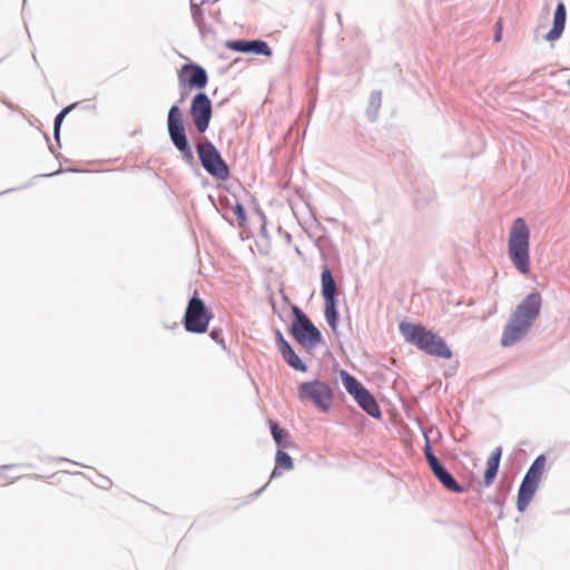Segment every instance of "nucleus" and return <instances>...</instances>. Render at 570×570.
Returning a JSON list of instances; mask_svg holds the SVG:
<instances>
[{
  "mask_svg": "<svg viewBox=\"0 0 570 570\" xmlns=\"http://www.w3.org/2000/svg\"><path fill=\"white\" fill-rule=\"evenodd\" d=\"M542 306V297L538 292L528 294L511 314L508 324L504 326L501 344L510 347L528 335Z\"/></svg>",
  "mask_w": 570,
  "mask_h": 570,
  "instance_id": "obj_1",
  "label": "nucleus"
},
{
  "mask_svg": "<svg viewBox=\"0 0 570 570\" xmlns=\"http://www.w3.org/2000/svg\"><path fill=\"white\" fill-rule=\"evenodd\" d=\"M399 330L406 342L415 345L424 353L442 358L452 356V351L445 341L423 325L401 322Z\"/></svg>",
  "mask_w": 570,
  "mask_h": 570,
  "instance_id": "obj_2",
  "label": "nucleus"
},
{
  "mask_svg": "<svg viewBox=\"0 0 570 570\" xmlns=\"http://www.w3.org/2000/svg\"><path fill=\"white\" fill-rule=\"evenodd\" d=\"M529 239L528 225L523 218H517L510 232L508 253L512 264L521 274L530 272Z\"/></svg>",
  "mask_w": 570,
  "mask_h": 570,
  "instance_id": "obj_3",
  "label": "nucleus"
},
{
  "mask_svg": "<svg viewBox=\"0 0 570 570\" xmlns=\"http://www.w3.org/2000/svg\"><path fill=\"white\" fill-rule=\"evenodd\" d=\"M291 311L293 317L289 327L291 335L305 351H313L323 343L322 332L313 324L301 307L292 305Z\"/></svg>",
  "mask_w": 570,
  "mask_h": 570,
  "instance_id": "obj_4",
  "label": "nucleus"
},
{
  "mask_svg": "<svg viewBox=\"0 0 570 570\" xmlns=\"http://www.w3.org/2000/svg\"><path fill=\"white\" fill-rule=\"evenodd\" d=\"M167 129L169 139L180 153L183 161L189 167H196L195 156L186 135L183 114L177 105L171 106L168 110Z\"/></svg>",
  "mask_w": 570,
  "mask_h": 570,
  "instance_id": "obj_5",
  "label": "nucleus"
},
{
  "mask_svg": "<svg viewBox=\"0 0 570 570\" xmlns=\"http://www.w3.org/2000/svg\"><path fill=\"white\" fill-rule=\"evenodd\" d=\"M196 151L202 167L214 178L227 180L230 177V170L223 159L219 150L207 138L196 144Z\"/></svg>",
  "mask_w": 570,
  "mask_h": 570,
  "instance_id": "obj_6",
  "label": "nucleus"
},
{
  "mask_svg": "<svg viewBox=\"0 0 570 570\" xmlns=\"http://www.w3.org/2000/svg\"><path fill=\"white\" fill-rule=\"evenodd\" d=\"M212 318V312L208 309L205 302L198 296L197 291H195L194 295L187 303L183 317L185 330L189 333L203 334L207 332Z\"/></svg>",
  "mask_w": 570,
  "mask_h": 570,
  "instance_id": "obj_7",
  "label": "nucleus"
},
{
  "mask_svg": "<svg viewBox=\"0 0 570 570\" xmlns=\"http://www.w3.org/2000/svg\"><path fill=\"white\" fill-rule=\"evenodd\" d=\"M297 396L301 402H312L322 412H328L334 392L326 382L313 380L298 384Z\"/></svg>",
  "mask_w": 570,
  "mask_h": 570,
  "instance_id": "obj_8",
  "label": "nucleus"
},
{
  "mask_svg": "<svg viewBox=\"0 0 570 570\" xmlns=\"http://www.w3.org/2000/svg\"><path fill=\"white\" fill-rule=\"evenodd\" d=\"M189 112L196 130L204 134L209 127L213 114L209 97L205 92H197L191 99Z\"/></svg>",
  "mask_w": 570,
  "mask_h": 570,
  "instance_id": "obj_9",
  "label": "nucleus"
},
{
  "mask_svg": "<svg viewBox=\"0 0 570 570\" xmlns=\"http://www.w3.org/2000/svg\"><path fill=\"white\" fill-rule=\"evenodd\" d=\"M178 80L181 87L204 89L208 82V75L204 67L190 62L180 68Z\"/></svg>",
  "mask_w": 570,
  "mask_h": 570,
  "instance_id": "obj_10",
  "label": "nucleus"
},
{
  "mask_svg": "<svg viewBox=\"0 0 570 570\" xmlns=\"http://www.w3.org/2000/svg\"><path fill=\"white\" fill-rule=\"evenodd\" d=\"M226 47L228 49H230L232 51L242 52V53H254L257 56H265V57H271L273 53L269 45L265 40H261V39L228 40L226 42Z\"/></svg>",
  "mask_w": 570,
  "mask_h": 570,
  "instance_id": "obj_11",
  "label": "nucleus"
},
{
  "mask_svg": "<svg viewBox=\"0 0 570 570\" xmlns=\"http://www.w3.org/2000/svg\"><path fill=\"white\" fill-rule=\"evenodd\" d=\"M321 293L324 303L337 302L338 288L331 268L325 265L321 274Z\"/></svg>",
  "mask_w": 570,
  "mask_h": 570,
  "instance_id": "obj_12",
  "label": "nucleus"
},
{
  "mask_svg": "<svg viewBox=\"0 0 570 570\" xmlns=\"http://www.w3.org/2000/svg\"><path fill=\"white\" fill-rule=\"evenodd\" d=\"M567 21V9L562 1H559L553 14V24L550 31L544 36L548 41H556L561 38Z\"/></svg>",
  "mask_w": 570,
  "mask_h": 570,
  "instance_id": "obj_13",
  "label": "nucleus"
},
{
  "mask_svg": "<svg viewBox=\"0 0 570 570\" xmlns=\"http://www.w3.org/2000/svg\"><path fill=\"white\" fill-rule=\"evenodd\" d=\"M539 482L523 476L517 498V510L519 512H523L528 508L530 501L535 494Z\"/></svg>",
  "mask_w": 570,
  "mask_h": 570,
  "instance_id": "obj_14",
  "label": "nucleus"
},
{
  "mask_svg": "<svg viewBox=\"0 0 570 570\" xmlns=\"http://www.w3.org/2000/svg\"><path fill=\"white\" fill-rule=\"evenodd\" d=\"M434 478L449 491L453 493H463L465 489L455 480L452 473L443 463L431 470Z\"/></svg>",
  "mask_w": 570,
  "mask_h": 570,
  "instance_id": "obj_15",
  "label": "nucleus"
},
{
  "mask_svg": "<svg viewBox=\"0 0 570 570\" xmlns=\"http://www.w3.org/2000/svg\"><path fill=\"white\" fill-rule=\"evenodd\" d=\"M501 456H502V446H497L493 450V452L490 454V456L488 458L487 469H485V472L483 475V483L485 487H490L493 483V481L499 472Z\"/></svg>",
  "mask_w": 570,
  "mask_h": 570,
  "instance_id": "obj_16",
  "label": "nucleus"
},
{
  "mask_svg": "<svg viewBox=\"0 0 570 570\" xmlns=\"http://www.w3.org/2000/svg\"><path fill=\"white\" fill-rule=\"evenodd\" d=\"M357 405L370 416L374 419H380L382 416V412L380 405L373 394L366 390L360 396L354 400Z\"/></svg>",
  "mask_w": 570,
  "mask_h": 570,
  "instance_id": "obj_17",
  "label": "nucleus"
},
{
  "mask_svg": "<svg viewBox=\"0 0 570 570\" xmlns=\"http://www.w3.org/2000/svg\"><path fill=\"white\" fill-rule=\"evenodd\" d=\"M340 377L342 383L346 390V392L355 400L367 389L353 375H351L347 371L341 370Z\"/></svg>",
  "mask_w": 570,
  "mask_h": 570,
  "instance_id": "obj_18",
  "label": "nucleus"
},
{
  "mask_svg": "<svg viewBox=\"0 0 570 570\" xmlns=\"http://www.w3.org/2000/svg\"><path fill=\"white\" fill-rule=\"evenodd\" d=\"M544 465L546 456L543 454L538 455L525 472L524 478L540 482Z\"/></svg>",
  "mask_w": 570,
  "mask_h": 570,
  "instance_id": "obj_19",
  "label": "nucleus"
},
{
  "mask_svg": "<svg viewBox=\"0 0 570 570\" xmlns=\"http://www.w3.org/2000/svg\"><path fill=\"white\" fill-rule=\"evenodd\" d=\"M382 104V92L379 90H374L371 92L368 106L366 109V116L370 121H375L377 119L379 109Z\"/></svg>",
  "mask_w": 570,
  "mask_h": 570,
  "instance_id": "obj_20",
  "label": "nucleus"
},
{
  "mask_svg": "<svg viewBox=\"0 0 570 570\" xmlns=\"http://www.w3.org/2000/svg\"><path fill=\"white\" fill-rule=\"evenodd\" d=\"M269 430H271V434L278 448H287L288 446V443H287L288 432L285 429L281 428L278 425V423H276L275 421L269 420Z\"/></svg>",
  "mask_w": 570,
  "mask_h": 570,
  "instance_id": "obj_21",
  "label": "nucleus"
},
{
  "mask_svg": "<svg viewBox=\"0 0 570 570\" xmlns=\"http://www.w3.org/2000/svg\"><path fill=\"white\" fill-rule=\"evenodd\" d=\"M337 304H338V302L325 303V309H324L326 323L328 324V326L331 327V330L333 332H336L337 325H338L340 314H338V309H337Z\"/></svg>",
  "mask_w": 570,
  "mask_h": 570,
  "instance_id": "obj_22",
  "label": "nucleus"
},
{
  "mask_svg": "<svg viewBox=\"0 0 570 570\" xmlns=\"http://www.w3.org/2000/svg\"><path fill=\"white\" fill-rule=\"evenodd\" d=\"M205 1L206 0H199V3H197L196 0H194V1L190 0L191 18L200 33H203V29H204V24H205V16H204V11L200 8V6L203 3H205Z\"/></svg>",
  "mask_w": 570,
  "mask_h": 570,
  "instance_id": "obj_23",
  "label": "nucleus"
},
{
  "mask_svg": "<svg viewBox=\"0 0 570 570\" xmlns=\"http://www.w3.org/2000/svg\"><path fill=\"white\" fill-rule=\"evenodd\" d=\"M78 102L71 104L67 107H65L60 112H58L53 120V136L55 140L57 142H60V128L63 121V118L73 109L76 108Z\"/></svg>",
  "mask_w": 570,
  "mask_h": 570,
  "instance_id": "obj_24",
  "label": "nucleus"
},
{
  "mask_svg": "<svg viewBox=\"0 0 570 570\" xmlns=\"http://www.w3.org/2000/svg\"><path fill=\"white\" fill-rule=\"evenodd\" d=\"M283 358L292 368L303 373L307 371V365L302 361V358L295 353L294 350L283 356Z\"/></svg>",
  "mask_w": 570,
  "mask_h": 570,
  "instance_id": "obj_25",
  "label": "nucleus"
},
{
  "mask_svg": "<svg viewBox=\"0 0 570 570\" xmlns=\"http://www.w3.org/2000/svg\"><path fill=\"white\" fill-rule=\"evenodd\" d=\"M275 465L285 470H292L294 466L291 455L281 449L276 452Z\"/></svg>",
  "mask_w": 570,
  "mask_h": 570,
  "instance_id": "obj_26",
  "label": "nucleus"
},
{
  "mask_svg": "<svg viewBox=\"0 0 570 570\" xmlns=\"http://www.w3.org/2000/svg\"><path fill=\"white\" fill-rule=\"evenodd\" d=\"M423 452H424V456H425L426 462L431 470L442 463L439 460V458L434 454L432 446H431V442L428 436H425V445H424Z\"/></svg>",
  "mask_w": 570,
  "mask_h": 570,
  "instance_id": "obj_27",
  "label": "nucleus"
},
{
  "mask_svg": "<svg viewBox=\"0 0 570 570\" xmlns=\"http://www.w3.org/2000/svg\"><path fill=\"white\" fill-rule=\"evenodd\" d=\"M209 336L214 342L219 344L224 350L226 348L224 338H223V331L220 328H216V327L212 328Z\"/></svg>",
  "mask_w": 570,
  "mask_h": 570,
  "instance_id": "obj_28",
  "label": "nucleus"
},
{
  "mask_svg": "<svg viewBox=\"0 0 570 570\" xmlns=\"http://www.w3.org/2000/svg\"><path fill=\"white\" fill-rule=\"evenodd\" d=\"M233 213L239 220V224L243 225V223L246 220V212L244 206L240 203H236V205L233 207Z\"/></svg>",
  "mask_w": 570,
  "mask_h": 570,
  "instance_id": "obj_29",
  "label": "nucleus"
},
{
  "mask_svg": "<svg viewBox=\"0 0 570 570\" xmlns=\"http://www.w3.org/2000/svg\"><path fill=\"white\" fill-rule=\"evenodd\" d=\"M277 345H278V351L282 354V357L294 350L292 347V345L285 338H282V342H279Z\"/></svg>",
  "mask_w": 570,
  "mask_h": 570,
  "instance_id": "obj_30",
  "label": "nucleus"
},
{
  "mask_svg": "<svg viewBox=\"0 0 570 570\" xmlns=\"http://www.w3.org/2000/svg\"><path fill=\"white\" fill-rule=\"evenodd\" d=\"M277 345H278V351L282 354V357L294 350L292 347V345L285 338H282V342H279Z\"/></svg>",
  "mask_w": 570,
  "mask_h": 570,
  "instance_id": "obj_31",
  "label": "nucleus"
},
{
  "mask_svg": "<svg viewBox=\"0 0 570 570\" xmlns=\"http://www.w3.org/2000/svg\"><path fill=\"white\" fill-rule=\"evenodd\" d=\"M497 24H498V29H497V31L494 33V41L495 42L500 41L501 37H502L500 21H498Z\"/></svg>",
  "mask_w": 570,
  "mask_h": 570,
  "instance_id": "obj_32",
  "label": "nucleus"
},
{
  "mask_svg": "<svg viewBox=\"0 0 570 570\" xmlns=\"http://www.w3.org/2000/svg\"><path fill=\"white\" fill-rule=\"evenodd\" d=\"M282 475V472L279 471V468L275 465V468L272 471L271 479H275Z\"/></svg>",
  "mask_w": 570,
  "mask_h": 570,
  "instance_id": "obj_33",
  "label": "nucleus"
},
{
  "mask_svg": "<svg viewBox=\"0 0 570 570\" xmlns=\"http://www.w3.org/2000/svg\"><path fill=\"white\" fill-rule=\"evenodd\" d=\"M276 338H277V344H278L279 342H282V338H285V337L283 336L281 331H277L276 332Z\"/></svg>",
  "mask_w": 570,
  "mask_h": 570,
  "instance_id": "obj_34",
  "label": "nucleus"
},
{
  "mask_svg": "<svg viewBox=\"0 0 570 570\" xmlns=\"http://www.w3.org/2000/svg\"><path fill=\"white\" fill-rule=\"evenodd\" d=\"M110 484H111V481L109 479H105V481H102V484L100 487L106 489Z\"/></svg>",
  "mask_w": 570,
  "mask_h": 570,
  "instance_id": "obj_35",
  "label": "nucleus"
},
{
  "mask_svg": "<svg viewBox=\"0 0 570 570\" xmlns=\"http://www.w3.org/2000/svg\"><path fill=\"white\" fill-rule=\"evenodd\" d=\"M264 489H265V487H263L262 489H259V490L257 491V493H256V494H259L261 492H263V490H264Z\"/></svg>",
  "mask_w": 570,
  "mask_h": 570,
  "instance_id": "obj_36",
  "label": "nucleus"
},
{
  "mask_svg": "<svg viewBox=\"0 0 570 570\" xmlns=\"http://www.w3.org/2000/svg\"><path fill=\"white\" fill-rule=\"evenodd\" d=\"M60 171H56V173H51L49 176H55L57 174H59Z\"/></svg>",
  "mask_w": 570,
  "mask_h": 570,
  "instance_id": "obj_37",
  "label": "nucleus"
},
{
  "mask_svg": "<svg viewBox=\"0 0 570 570\" xmlns=\"http://www.w3.org/2000/svg\"><path fill=\"white\" fill-rule=\"evenodd\" d=\"M259 215H261L263 218L265 217V215H264V213H263L262 210H259Z\"/></svg>",
  "mask_w": 570,
  "mask_h": 570,
  "instance_id": "obj_38",
  "label": "nucleus"
},
{
  "mask_svg": "<svg viewBox=\"0 0 570 570\" xmlns=\"http://www.w3.org/2000/svg\"><path fill=\"white\" fill-rule=\"evenodd\" d=\"M60 460L68 461V459H66V458H60ZM69 462H71V461L69 460Z\"/></svg>",
  "mask_w": 570,
  "mask_h": 570,
  "instance_id": "obj_39",
  "label": "nucleus"
},
{
  "mask_svg": "<svg viewBox=\"0 0 570 570\" xmlns=\"http://www.w3.org/2000/svg\"><path fill=\"white\" fill-rule=\"evenodd\" d=\"M568 85H569V87H570V79L568 80Z\"/></svg>",
  "mask_w": 570,
  "mask_h": 570,
  "instance_id": "obj_40",
  "label": "nucleus"
}]
</instances>
